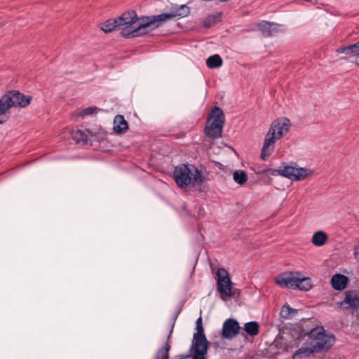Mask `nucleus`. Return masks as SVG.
Here are the masks:
<instances>
[{"label": "nucleus", "mask_w": 359, "mask_h": 359, "mask_svg": "<svg viewBox=\"0 0 359 359\" xmlns=\"http://www.w3.org/2000/svg\"><path fill=\"white\" fill-rule=\"evenodd\" d=\"M245 331L250 336H255L259 333V324L256 321L248 322L244 326Z\"/></svg>", "instance_id": "b1692460"}, {"label": "nucleus", "mask_w": 359, "mask_h": 359, "mask_svg": "<svg viewBox=\"0 0 359 359\" xmlns=\"http://www.w3.org/2000/svg\"><path fill=\"white\" fill-rule=\"evenodd\" d=\"M224 123V114L223 111L218 107H214L205 128V135L214 139L220 137Z\"/></svg>", "instance_id": "1a4fd4ad"}, {"label": "nucleus", "mask_w": 359, "mask_h": 359, "mask_svg": "<svg viewBox=\"0 0 359 359\" xmlns=\"http://www.w3.org/2000/svg\"><path fill=\"white\" fill-rule=\"evenodd\" d=\"M170 346L167 341L155 354L154 359H169Z\"/></svg>", "instance_id": "5701e85b"}, {"label": "nucleus", "mask_w": 359, "mask_h": 359, "mask_svg": "<svg viewBox=\"0 0 359 359\" xmlns=\"http://www.w3.org/2000/svg\"><path fill=\"white\" fill-rule=\"evenodd\" d=\"M217 290L223 301H227L233 295V283L229 273L224 268H219L216 272Z\"/></svg>", "instance_id": "9d476101"}, {"label": "nucleus", "mask_w": 359, "mask_h": 359, "mask_svg": "<svg viewBox=\"0 0 359 359\" xmlns=\"http://www.w3.org/2000/svg\"><path fill=\"white\" fill-rule=\"evenodd\" d=\"M31 100V96H26L17 90L7 92L0 99V116L5 114L12 107H27Z\"/></svg>", "instance_id": "6e6552de"}, {"label": "nucleus", "mask_w": 359, "mask_h": 359, "mask_svg": "<svg viewBox=\"0 0 359 359\" xmlns=\"http://www.w3.org/2000/svg\"><path fill=\"white\" fill-rule=\"evenodd\" d=\"M355 62L356 65H359V53L355 55Z\"/></svg>", "instance_id": "c756f323"}, {"label": "nucleus", "mask_w": 359, "mask_h": 359, "mask_svg": "<svg viewBox=\"0 0 359 359\" xmlns=\"http://www.w3.org/2000/svg\"><path fill=\"white\" fill-rule=\"evenodd\" d=\"M222 59L218 54L211 55L206 60V65L210 69L219 68L222 65Z\"/></svg>", "instance_id": "aec40b11"}, {"label": "nucleus", "mask_w": 359, "mask_h": 359, "mask_svg": "<svg viewBox=\"0 0 359 359\" xmlns=\"http://www.w3.org/2000/svg\"><path fill=\"white\" fill-rule=\"evenodd\" d=\"M233 179L236 183L242 185L247 182L248 175L243 170H236L233 173Z\"/></svg>", "instance_id": "393cba45"}, {"label": "nucleus", "mask_w": 359, "mask_h": 359, "mask_svg": "<svg viewBox=\"0 0 359 359\" xmlns=\"http://www.w3.org/2000/svg\"><path fill=\"white\" fill-rule=\"evenodd\" d=\"M259 29L265 36H272L283 30V26L274 22L263 21L257 25Z\"/></svg>", "instance_id": "ddd939ff"}, {"label": "nucleus", "mask_w": 359, "mask_h": 359, "mask_svg": "<svg viewBox=\"0 0 359 359\" xmlns=\"http://www.w3.org/2000/svg\"><path fill=\"white\" fill-rule=\"evenodd\" d=\"M297 1L298 3L302 1H309L313 5H316L318 4L317 0H297Z\"/></svg>", "instance_id": "c85d7f7f"}, {"label": "nucleus", "mask_w": 359, "mask_h": 359, "mask_svg": "<svg viewBox=\"0 0 359 359\" xmlns=\"http://www.w3.org/2000/svg\"><path fill=\"white\" fill-rule=\"evenodd\" d=\"M276 283L283 288L298 289L309 291L312 287V281L309 277H304L298 271H287L275 278Z\"/></svg>", "instance_id": "20e7f679"}, {"label": "nucleus", "mask_w": 359, "mask_h": 359, "mask_svg": "<svg viewBox=\"0 0 359 359\" xmlns=\"http://www.w3.org/2000/svg\"><path fill=\"white\" fill-rule=\"evenodd\" d=\"M5 121V120H0V124H3Z\"/></svg>", "instance_id": "7c9ffc66"}, {"label": "nucleus", "mask_w": 359, "mask_h": 359, "mask_svg": "<svg viewBox=\"0 0 359 359\" xmlns=\"http://www.w3.org/2000/svg\"><path fill=\"white\" fill-rule=\"evenodd\" d=\"M72 136L77 144H86L89 137L93 136V133L88 129L81 128L72 131Z\"/></svg>", "instance_id": "4468645a"}, {"label": "nucleus", "mask_w": 359, "mask_h": 359, "mask_svg": "<svg viewBox=\"0 0 359 359\" xmlns=\"http://www.w3.org/2000/svg\"><path fill=\"white\" fill-rule=\"evenodd\" d=\"M196 330L193 336L190 352L193 355L194 359H206L209 341L204 332L201 317L196 320Z\"/></svg>", "instance_id": "0eeeda50"}, {"label": "nucleus", "mask_w": 359, "mask_h": 359, "mask_svg": "<svg viewBox=\"0 0 359 359\" xmlns=\"http://www.w3.org/2000/svg\"><path fill=\"white\" fill-rule=\"evenodd\" d=\"M240 328L239 323L236 320L228 318L223 323L222 336L224 339L231 340L238 334Z\"/></svg>", "instance_id": "f8f14e48"}, {"label": "nucleus", "mask_w": 359, "mask_h": 359, "mask_svg": "<svg viewBox=\"0 0 359 359\" xmlns=\"http://www.w3.org/2000/svg\"><path fill=\"white\" fill-rule=\"evenodd\" d=\"M353 255L355 259L359 262V241L354 246Z\"/></svg>", "instance_id": "cd10ccee"}, {"label": "nucleus", "mask_w": 359, "mask_h": 359, "mask_svg": "<svg viewBox=\"0 0 359 359\" xmlns=\"http://www.w3.org/2000/svg\"><path fill=\"white\" fill-rule=\"evenodd\" d=\"M348 278L343 274H334L331 278V285L336 290H344L348 283Z\"/></svg>", "instance_id": "dca6fc26"}, {"label": "nucleus", "mask_w": 359, "mask_h": 359, "mask_svg": "<svg viewBox=\"0 0 359 359\" xmlns=\"http://www.w3.org/2000/svg\"><path fill=\"white\" fill-rule=\"evenodd\" d=\"M291 126L290 121L286 117L275 119L271 124L266 135L262 151L261 158L266 161L273 152L275 144L286 134Z\"/></svg>", "instance_id": "f03ea898"}, {"label": "nucleus", "mask_w": 359, "mask_h": 359, "mask_svg": "<svg viewBox=\"0 0 359 359\" xmlns=\"http://www.w3.org/2000/svg\"><path fill=\"white\" fill-rule=\"evenodd\" d=\"M262 172L272 176H283L292 181H301L306 180L313 175V171L306 168L283 165L278 169L268 168L264 170Z\"/></svg>", "instance_id": "423d86ee"}, {"label": "nucleus", "mask_w": 359, "mask_h": 359, "mask_svg": "<svg viewBox=\"0 0 359 359\" xmlns=\"http://www.w3.org/2000/svg\"><path fill=\"white\" fill-rule=\"evenodd\" d=\"M359 41L347 46L339 48L337 50V53L351 55L359 53Z\"/></svg>", "instance_id": "4be33fe9"}, {"label": "nucleus", "mask_w": 359, "mask_h": 359, "mask_svg": "<svg viewBox=\"0 0 359 359\" xmlns=\"http://www.w3.org/2000/svg\"><path fill=\"white\" fill-rule=\"evenodd\" d=\"M327 241V234L323 231L315 232L312 236L311 241L313 244L318 247H321L325 244Z\"/></svg>", "instance_id": "6ab92c4d"}, {"label": "nucleus", "mask_w": 359, "mask_h": 359, "mask_svg": "<svg viewBox=\"0 0 359 359\" xmlns=\"http://www.w3.org/2000/svg\"><path fill=\"white\" fill-rule=\"evenodd\" d=\"M297 310L290 308L288 305H284L280 311V315L283 318H288L292 315L296 314Z\"/></svg>", "instance_id": "bb28decb"}, {"label": "nucleus", "mask_w": 359, "mask_h": 359, "mask_svg": "<svg viewBox=\"0 0 359 359\" xmlns=\"http://www.w3.org/2000/svg\"><path fill=\"white\" fill-rule=\"evenodd\" d=\"M334 342V337L326 332L321 327L313 328L308 334V339L306 344H308L316 352H321L329 349Z\"/></svg>", "instance_id": "39448f33"}, {"label": "nucleus", "mask_w": 359, "mask_h": 359, "mask_svg": "<svg viewBox=\"0 0 359 359\" xmlns=\"http://www.w3.org/2000/svg\"><path fill=\"white\" fill-rule=\"evenodd\" d=\"M173 177L177 185L180 188L191 185L194 187H199L205 180L201 172L196 168L193 172L186 164H180L175 167Z\"/></svg>", "instance_id": "7ed1b4c3"}, {"label": "nucleus", "mask_w": 359, "mask_h": 359, "mask_svg": "<svg viewBox=\"0 0 359 359\" xmlns=\"http://www.w3.org/2000/svg\"><path fill=\"white\" fill-rule=\"evenodd\" d=\"M128 128V124L122 115H117L114 120L113 129L117 134H121Z\"/></svg>", "instance_id": "f3484780"}, {"label": "nucleus", "mask_w": 359, "mask_h": 359, "mask_svg": "<svg viewBox=\"0 0 359 359\" xmlns=\"http://www.w3.org/2000/svg\"><path fill=\"white\" fill-rule=\"evenodd\" d=\"M171 11L170 13H163L161 15H167L165 19L163 20L162 22H159L155 24L156 29L161 27L164 22L168 20H170L172 18H182L187 17L190 13V8L186 4H182L181 6H178L177 4L172 5Z\"/></svg>", "instance_id": "9b49d317"}, {"label": "nucleus", "mask_w": 359, "mask_h": 359, "mask_svg": "<svg viewBox=\"0 0 359 359\" xmlns=\"http://www.w3.org/2000/svg\"><path fill=\"white\" fill-rule=\"evenodd\" d=\"M100 110L101 109L97 107H88L84 109H79V111H78V115L83 118L87 116L95 114Z\"/></svg>", "instance_id": "a878e982"}, {"label": "nucleus", "mask_w": 359, "mask_h": 359, "mask_svg": "<svg viewBox=\"0 0 359 359\" xmlns=\"http://www.w3.org/2000/svg\"><path fill=\"white\" fill-rule=\"evenodd\" d=\"M166 16L165 15L144 16L139 20L136 12L130 11L124 13L117 20L121 34L125 38H133L156 29L155 24L162 22Z\"/></svg>", "instance_id": "f257e3e1"}, {"label": "nucleus", "mask_w": 359, "mask_h": 359, "mask_svg": "<svg viewBox=\"0 0 359 359\" xmlns=\"http://www.w3.org/2000/svg\"><path fill=\"white\" fill-rule=\"evenodd\" d=\"M343 303L349 305L350 307L358 310L359 309V293L351 291L346 293V297Z\"/></svg>", "instance_id": "a211bd4d"}, {"label": "nucleus", "mask_w": 359, "mask_h": 359, "mask_svg": "<svg viewBox=\"0 0 359 359\" xmlns=\"http://www.w3.org/2000/svg\"><path fill=\"white\" fill-rule=\"evenodd\" d=\"M316 352L313 348L305 344L293 355L292 359H313V354Z\"/></svg>", "instance_id": "2eb2a0df"}, {"label": "nucleus", "mask_w": 359, "mask_h": 359, "mask_svg": "<svg viewBox=\"0 0 359 359\" xmlns=\"http://www.w3.org/2000/svg\"><path fill=\"white\" fill-rule=\"evenodd\" d=\"M100 28L104 32L109 33L114 30L116 28L120 29V26L117 19H109L102 23Z\"/></svg>", "instance_id": "412c9836"}]
</instances>
